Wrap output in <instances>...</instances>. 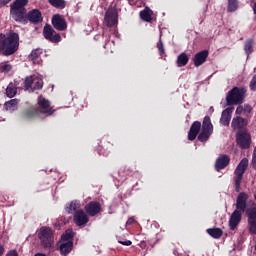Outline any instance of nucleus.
<instances>
[{
  "mask_svg": "<svg viewBox=\"0 0 256 256\" xmlns=\"http://www.w3.org/2000/svg\"><path fill=\"white\" fill-rule=\"evenodd\" d=\"M86 213L91 215V217H95L97 213L101 211V205L97 202H90L88 205L85 206Z\"/></svg>",
  "mask_w": 256,
  "mask_h": 256,
  "instance_id": "nucleus-18",
  "label": "nucleus"
},
{
  "mask_svg": "<svg viewBox=\"0 0 256 256\" xmlns=\"http://www.w3.org/2000/svg\"><path fill=\"white\" fill-rule=\"evenodd\" d=\"M241 223V212L239 210H235L229 220V226L232 231Z\"/></svg>",
  "mask_w": 256,
  "mask_h": 256,
  "instance_id": "nucleus-19",
  "label": "nucleus"
},
{
  "mask_svg": "<svg viewBox=\"0 0 256 256\" xmlns=\"http://www.w3.org/2000/svg\"><path fill=\"white\" fill-rule=\"evenodd\" d=\"M52 25L57 31H65V29H67V22L59 14L52 17Z\"/></svg>",
  "mask_w": 256,
  "mask_h": 256,
  "instance_id": "nucleus-14",
  "label": "nucleus"
},
{
  "mask_svg": "<svg viewBox=\"0 0 256 256\" xmlns=\"http://www.w3.org/2000/svg\"><path fill=\"white\" fill-rule=\"evenodd\" d=\"M246 207H247V194L245 193L239 194L236 202V211L243 213Z\"/></svg>",
  "mask_w": 256,
  "mask_h": 256,
  "instance_id": "nucleus-17",
  "label": "nucleus"
},
{
  "mask_svg": "<svg viewBox=\"0 0 256 256\" xmlns=\"http://www.w3.org/2000/svg\"><path fill=\"white\" fill-rule=\"evenodd\" d=\"M246 215L248 217V221L256 220V206H254L253 208H249L246 211Z\"/></svg>",
  "mask_w": 256,
  "mask_h": 256,
  "instance_id": "nucleus-31",
  "label": "nucleus"
},
{
  "mask_svg": "<svg viewBox=\"0 0 256 256\" xmlns=\"http://www.w3.org/2000/svg\"><path fill=\"white\" fill-rule=\"evenodd\" d=\"M157 47H158V51H159L160 55H163V53H165V50L163 49V42L160 41L157 44Z\"/></svg>",
  "mask_w": 256,
  "mask_h": 256,
  "instance_id": "nucleus-38",
  "label": "nucleus"
},
{
  "mask_svg": "<svg viewBox=\"0 0 256 256\" xmlns=\"http://www.w3.org/2000/svg\"><path fill=\"white\" fill-rule=\"evenodd\" d=\"M251 111H253V108L250 105H244V115L248 116Z\"/></svg>",
  "mask_w": 256,
  "mask_h": 256,
  "instance_id": "nucleus-37",
  "label": "nucleus"
},
{
  "mask_svg": "<svg viewBox=\"0 0 256 256\" xmlns=\"http://www.w3.org/2000/svg\"><path fill=\"white\" fill-rule=\"evenodd\" d=\"M32 115L31 114H28V117H31Z\"/></svg>",
  "mask_w": 256,
  "mask_h": 256,
  "instance_id": "nucleus-46",
  "label": "nucleus"
},
{
  "mask_svg": "<svg viewBox=\"0 0 256 256\" xmlns=\"http://www.w3.org/2000/svg\"><path fill=\"white\" fill-rule=\"evenodd\" d=\"M35 256H46L44 253H37Z\"/></svg>",
  "mask_w": 256,
  "mask_h": 256,
  "instance_id": "nucleus-45",
  "label": "nucleus"
},
{
  "mask_svg": "<svg viewBox=\"0 0 256 256\" xmlns=\"http://www.w3.org/2000/svg\"><path fill=\"white\" fill-rule=\"evenodd\" d=\"M199 131H201V122L195 121L189 130L188 139L189 141H195L197 135H199Z\"/></svg>",
  "mask_w": 256,
  "mask_h": 256,
  "instance_id": "nucleus-15",
  "label": "nucleus"
},
{
  "mask_svg": "<svg viewBox=\"0 0 256 256\" xmlns=\"http://www.w3.org/2000/svg\"><path fill=\"white\" fill-rule=\"evenodd\" d=\"M43 35L45 39L51 41V43H59V41H61V35H59V33H56L51 25L44 26Z\"/></svg>",
  "mask_w": 256,
  "mask_h": 256,
  "instance_id": "nucleus-12",
  "label": "nucleus"
},
{
  "mask_svg": "<svg viewBox=\"0 0 256 256\" xmlns=\"http://www.w3.org/2000/svg\"><path fill=\"white\" fill-rule=\"evenodd\" d=\"M230 161H231V159L227 155L219 157L217 159L216 165H215L217 171H221V169H225V167H227V165H229Z\"/></svg>",
  "mask_w": 256,
  "mask_h": 256,
  "instance_id": "nucleus-22",
  "label": "nucleus"
},
{
  "mask_svg": "<svg viewBox=\"0 0 256 256\" xmlns=\"http://www.w3.org/2000/svg\"><path fill=\"white\" fill-rule=\"evenodd\" d=\"M237 7H239V2H237V0H228V11L230 13L237 11Z\"/></svg>",
  "mask_w": 256,
  "mask_h": 256,
  "instance_id": "nucleus-32",
  "label": "nucleus"
},
{
  "mask_svg": "<svg viewBox=\"0 0 256 256\" xmlns=\"http://www.w3.org/2000/svg\"><path fill=\"white\" fill-rule=\"evenodd\" d=\"M13 69V66L9 62L0 63V73H9Z\"/></svg>",
  "mask_w": 256,
  "mask_h": 256,
  "instance_id": "nucleus-30",
  "label": "nucleus"
},
{
  "mask_svg": "<svg viewBox=\"0 0 256 256\" xmlns=\"http://www.w3.org/2000/svg\"><path fill=\"white\" fill-rule=\"evenodd\" d=\"M6 95L10 99L17 95V86L15 84L10 83L8 87L6 88Z\"/></svg>",
  "mask_w": 256,
  "mask_h": 256,
  "instance_id": "nucleus-27",
  "label": "nucleus"
},
{
  "mask_svg": "<svg viewBox=\"0 0 256 256\" xmlns=\"http://www.w3.org/2000/svg\"><path fill=\"white\" fill-rule=\"evenodd\" d=\"M27 89H41L43 87V79L39 75L27 77L25 80Z\"/></svg>",
  "mask_w": 256,
  "mask_h": 256,
  "instance_id": "nucleus-11",
  "label": "nucleus"
},
{
  "mask_svg": "<svg viewBox=\"0 0 256 256\" xmlns=\"http://www.w3.org/2000/svg\"><path fill=\"white\" fill-rule=\"evenodd\" d=\"M34 115H39V113H44L45 115H53V108L49 100L40 96L38 98V110H32Z\"/></svg>",
  "mask_w": 256,
  "mask_h": 256,
  "instance_id": "nucleus-8",
  "label": "nucleus"
},
{
  "mask_svg": "<svg viewBox=\"0 0 256 256\" xmlns=\"http://www.w3.org/2000/svg\"><path fill=\"white\" fill-rule=\"evenodd\" d=\"M247 125V120L241 118V117H236L232 120V128L234 129H241Z\"/></svg>",
  "mask_w": 256,
  "mask_h": 256,
  "instance_id": "nucleus-25",
  "label": "nucleus"
},
{
  "mask_svg": "<svg viewBox=\"0 0 256 256\" xmlns=\"http://www.w3.org/2000/svg\"><path fill=\"white\" fill-rule=\"evenodd\" d=\"M38 237L45 249H49L53 246V231L51 228H41Z\"/></svg>",
  "mask_w": 256,
  "mask_h": 256,
  "instance_id": "nucleus-7",
  "label": "nucleus"
},
{
  "mask_svg": "<svg viewBox=\"0 0 256 256\" xmlns=\"http://www.w3.org/2000/svg\"><path fill=\"white\" fill-rule=\"evenodd\" d=\"M140 17L143 19V21H151V11L149 10H143L140 12Z\"/></svg>",
  "mask_w": 256,
  "mask_h": 256,
  "instance_id": "nucleus-36",
  "label": "nucleus"
},
{
  "mask_svg": "<svg viewBox=\"0 0 256 256\" xmlns=\"http://www.w3.org/2000/svg\"><path fill=\"white\" fill-rule=\"evenodd\" d=\"M252 167L256 169V147L254 149L253 158H252Z\"/></svg>",
  "mask_w": 256,
  "mask_h": 256,
  "instance_id": "nucleus-40",
  "label": "nucleus"
},
{
  "mask_svg": "<svg viewBox=\"0 0 256 256\" xmlns=\"http://www.w3.org/2000/svg\"><path fill=\"white\" fill-rule=\"evenodd\" d=\"M9 3H11V0H0V7H5Z\"/></svg>",
  "mask_w": 256,
  "mask_h": 256,
  "instance_id": "nucleus-41",
  "label": "nucleus"
},
{
  "mask_svg": "<svg viewBox=\"0 0 256 256\" xmlns=\"http://www.w3.org/2000/svg\"><path fill=\"white\" fill-rule=\"evenodd\" d=\"M74 223L77 225V227H81L83 225H87L89 223V217L87 214L82 210V211H76L74 213Z\"/></svg>",
  "mask_w": 256,
  "mask_h": 256,
  "instance_id": "nucleus-13",
  "label": "nucleus"
},
{
  "mask_svg": "<svg viewBox=\"0 0 256 256\" xmlns=\"http://www.w3.org/2000/svg\"><path fill=\"white\" fill-rule=\"evenodd\" d=\"M28 19L31 23H39L43 21V17L41 16V12L37 9L32 10L28 13Z\"/></svg>",
  "mask_w": 256,
  "mask_h": 256,
  "instance_id": "nucleus-23",
  "label": "nucleus"
},
{
  "mask_svg": "<svg viewBox=\"0 0 256 256\" xmlns=\"http://www.w3.org/2000/svg\"><path fill=\"white\" fill-rule=\"evenodd\" d=\"M73 249V230H66L60 240V253L67 256Z\"/></svg>",
  "mask_w": 256,
  "mask_h": 256,
  "instance_id": "nucleus-5",
  "label": "nucleus"
},
{
  "mask_svg": "<svg viewBox=\"0 0 256 256\" xmlns=\"http://www.w3.org/2000/svg\"><path fill=\"white\" fill-rule=\"evenodd\" d=\"M17 105H19V100L12 99L4 104V109L6 111H15L17 110Z\"/></svg>",
  "mask_w": 256,
  "mask_h": 256,
  "instance_id": "nucleus-26",
  "label": "nucleus"
},
{
  "mask_svg": "<svg viewBox=\"0 0 256 256\" xmlns=\"http://www.w3.org/2000/svg\"><path fill=\"white\" fill-rule=\"evenodd\" d=\"M248 229L251 235H256V220H248Z\"/></svg>",
  "mask_w": 256,
  "mask_h": 256,
  "instance_id": "nucleus-35",
  "label": "nucleus"
},
{
  "mask_svg": "<svg viewBox=\"0 0 256 256\" xmlns=\"http://www.w3.org/2000/svg\"><path fill=\"white\" fill-rule=\"evenodd\" d=\"M81 209V203L77 200L72 201L68 207H66L67 213H77V211H82Z\"/></svg>",
  "mask_w": 256,
  "mask_h": 256,
  "instance_id": "nucleus-24",
  "label": "nucleus"
},
{
  "mask_svg": "<svg viewBox=\"0 0 256 256\" xmlns=\"http://www.w3.org/2000/svg\"><path fill=\"white\" fill-rule=\"evenodd\" d=\"M208 235H211L214 239H219L223 235V231L219 228H212L207 230Z\"/></svg>",
  "mask_w": 256,
  "mask_h": 256,
  "instance_id": "nucleus-29",
  "label": "nucleus"
},
{
  "mask_svg": "<svg viewBox=\"0 0 256 256\" xmlns=\"http://www.w3.org/2000/svg\"><path fill=\"white\" fill-rule=\"evenodd\" d=\"M119 22V14L117 13V9L109 8L104 17V23L107 27H115Z\"/></svg>",
  "mask_w": 256,
  "mask_h": 256,
  "instance_id": "nucleus-9",
  "label": "nucleus"
},
{
  "mask_svg": "<svg viewBox=\"0 0 256 256\" xmlns=\"http://www.w3.org/2000/svg\"><path fill=\"white\" fill-rule=\"evenodd\" d=\"M207 57H209V52L206 50L197 53L194 57L195 67H201V65L207 61Z\"/></svg>",
  "mask_w": 256,
  "mask_h": 256,
  "instance_id": "nucleus-16",
  "label": "nucleus"
},
{
  "mask_svg": "<svg viewBox=\"0 0 256 256\" xmlns=\"http://www.w3.org/2000/svg\"><path fill=\"white\" fill-rule=\"evenodd\" d=\"M27 3H29V0H16L10 6V14L14 20L23 21V19H25V15H27L25 5H27Z\"/></svg>",
  "mask_w": 256,
  "mask_h": 256,
  "instance_id": "nucleus-2",
  "label": "nucleus"
},
{
  "mask_svg": "<svg viewBox=\"0 0 256 256\" xmlns=\"http://www.w3.org/2000/svg\"><path fill=\"white\" fill-rule=\"evenodd\" d=\"M232 114H233V108H226L225 110H223L220 123H222V125L228 126L229 123H231Z\"/></svg>",
  "mask_w": 256,
  "mask_h": 256,
  "instance_id": "nucleus-20",
  "label": "nucleus"
},
{
  "mask_svg": "<svg viewBox=\"0 0 256 256\" xmlns=\"http://www.w3.org/2000/svg\"><path fill=\"white\" fill-rule=\"evenodd\" d=\"M244 51L247 55H251V53H253V42L251 40L246 41Z\"/></svg>",
  "mask_w": 256,
  "mask_h": 256,
  "instance_id": "nucleus-34",
  "label": "nucleus"
},
{
  "mask_svg": "<svg viewBox=\"0 0 256 256\" xmlns=\"http://www.w3.org/2000/svg\"><path fill=\"white\" fill-rule=\"evenodd\" d=\"M49 3L56 7L57 9H64L65 7V0H49Z\"/></svg>",
  "mask_w": 256,
  "mask_h": 256,
  "instance_id": "nucleus-33",
  "label": "nucleus"
},
{
  "mask_svg": "<svg viewBox=\"0 0 256 256\" xmlns=\"http://www.w3.org/2000/svg\"><path fill=\"white\" fill-rule=\"evenodd\" d=\"M189 63V57H187V54L182 53L177 58V65L178 67H185Z\"/></svg>",
  "mask_w": 256,
  "mask_h": 256,
  "instance_id": "nucleus-28",
  "label": "nucleus"
},
{
  "mask_svg": "<svg viewBox=\"0 0 256 256\" xmlns=\"http://www.w3.org/2000/svg\"><path fill=\"white\" fill-rule=\"evenodd\" d=\"M3 253H5V247L0 244V256L3 255Z\"/></svg>",
  "mask_w": 256,
  "mask_h": 256,
  "instance_id": "nucleus-44",
  "label": "nucleus"
},
{
  "mask_svg": "<svg viewBox=\"0 0 256 256\" xmlns=\"http://www.w3.org/2000/svg\"><path fill=\"white\" fill-rule=\"evenodd\" d=\"M119 243H121V245H126V247H129V245H131V241L130 240L120 241Z\"/></svg>",
  "mask_w": 256,
  "mask_h": 256,
  "instance_id": "nucleus-43",
  "label": "nucleus"
},
{
  "mask_svg": "<svg viewBox=\"0 0 256 256\" xmlns=\"http://www.w3.org/2000/svg\"><path fill=\"white\" fill-rule=\"evenodd\" d=\"M236 140L241 149H249L251 147V135L247 131L238 132Z\"/></svg>",
  "mask_w": 256,
  "mask_h": 256,
  "instance_id": "nucleus-10",
  "label": "nucleus"
},
{
  "mask_svg": "<svg viewBox=\"0 0 256 256\" xmlns=\"http://www.w3.org/2000/svg\"><path fill=\"white\" fill-rule=\"evenodd\" d=\"M247 94V89L234 87L231 91L228 92L226 96L227 105H241L245 95Z\"/></svg>",
  "mask_w": 256,
  "mask_h": 256,
  "instance_id": "nucleus-3",
  "label": "nucleus"
},
{
  "mask_svg": "<svg viewBox=\"0 0 256 256\" xmlns=\"http://www.w3.org/2000/svg\"><path fill=\"white\" fill-rule=\"evenodd\" d=\"M236 115H244V106H238L236 108Z\"/></svg>",
  "mask_w": 256,
  "mask_h": 256,
  "instance_id": "nucleus-39",
  "label": "nucleus"
},
{
  "mask_svg": "<svg viewBox=\"0 0 256 256\" xmlns=\"http://www.w3.org/2000/svg\"><path fill=\"white\" fill-rule=\"evenodd\" d=\"M43 54V50L35 49L31 52L29 59L34 63V65H41L43 60H41V55Z\"/></svg>",
  "mask_w": 256,
  "mask_h": 256,
  "instance_id": "nucleus-21",
  "label": "nucleus"
},
{
  "mask_svg": "<svg viewBox=\"0 0 256 256\" xmlns=\"http://www.w3.org/2000/svg\"><path fill=\"white\" fill-rule=\"evenodd\" d=\"M212 134H213V124H211V118H209V116H206L203 120L202 129L198 136V139L202 143H205V141L209 140Z\"/></svg>",
  "mask_w": 256,
  "mask_h": 256,
  "instance_id": "nucleus-6",
  "label": "nucleus"
},
{
  "mask_svg": "<svg viewBox=\"0 0 256 256\" xmlns=\"http://www.w3.org/2000/svg\"><path fill=\"white\" fill-rule=\"evenodd\" d=\"M247 167H249V160L247 158H243L234 172L235 191L237 193H239V191L241 190V181H243V175L247 170Z\"/></svg>",
  "mask_w": 256,
  "mask_h": 256,
  "instance_id": "nucleus-4",
  "label": "nucleus"
},
{
  "mask_svg": "<svg viewBox=\"0 0 256 256\" xmlns=\"http://www.w3.org/2000/svg\"><path fill=\"white\" fill-rule=\"evenodd\" d=\"M6 256H19V255L17 254V251L12 250V251H9V252L6 254Z\"/></svg>",
  "mask_w": 256,
  "mask_h": 256,
  "instance_id": "nucleus-42",
  "label": "nucleus"
},
{
  "mask_svg": "<svg viewBox=\"0 0 256 256\" xmlns=\"http://www.w3.org/2000/svg\"><path fill=\"white\" fill-rule=\"evenodd\" d=\"M17 49H19V34L15 32L0 34V51L3 55H13Z\"/></svg>",
  "mask_w": 256,
  "mask_h": 256,
  "instance_id": "nucleus-1",
  "label": "nucleus"
}]
</instances>
